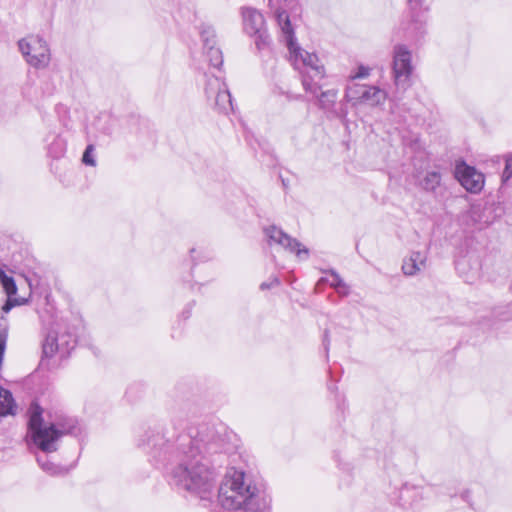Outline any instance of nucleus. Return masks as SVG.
Instances as JSON below:
<instances>
[{
  "label": "nucleus",
  "instance_id": "obj_1",
  "mask_svg": "<svg viewBox=\"0 0 512 512\" xmlns=\"http://www.w3.org/2000/svg\"><path fill=\"white\" fill-rule=\"evenodd\" d=\"M180 462L171 470L172 483L180 490L211 502L215 496L218 472L199 450H179Z\"/></svg>",
  "mask_w": 512,
  "mask_h": 512
},
{
  "label": "nucleus",
  "instance_id": "obj_2",
  "mask_svg": "<svg viewBox=\"0 0 512 512\" xmlns=\"http://www.w3.org/2000/svg\"><path fill=\"white\" fill-rule=\"evenodd\" d=\"M217 498L223 508L244 512H267L271 502L251 475L235 467L227 469Z\"/></svg>",
  "mask_w": 512,
  "mask_h": 512
},
{
  "label": "nucleus",
  "instance_id": "obj_3",
  "mask_svg": "<svg viewBox=\"0 0 512 512\" xmlns=\"http://www.w3.org/2000/svg\"><path fill=\"white\" fill-rule=\"evenodd\" d=\"M274 15L289 50V60L301 74L303 89L307 93L316 94L321 90L320 81L326 75L324 64L315 53L305 51L295 42L294 31L286 10L277 8Z\"/></svg>",
  "mask_w": 512,
  "mask_h": 512
},
{
  "label": "nucleus",
  "instance_id": "obj_4",
  "mask_svg": "<svg viewBox=\"0 0 512 512\" xmlns=\"http://www.w3.org/2000/svg\"><path fill=\"white\" fill-rule=\"evenodd\" d=\"M78 431V421L74 417L56 414L51 421L44 423L42 408L38 404L32 403L28 409V435L37 448H48L64 436Z\"/></svg>",
  "mask_w": 512,
  "mask_h": 512
},
{
  "label": "nucleus",
  "instance_id": "obj_5",
  "mask_svg": "<svg viewBox=\"0 0 512 512\" xmlns=\"http://www.w3.org/2000/svg\"><path fill=\"white\" fill-rule=\"evenodd\" d=\"M80 453L77 450H37L35 458L43 471L61 475L75 466Z\"/></svg>",
  "mask_w": 512,
  "mask_h": 512
},
{
  "label": "nucleus",
  "instance_id": "obj_6",
  "mask_svg": "<svg viewBox=\"0 0 512 512\" xmlns=\"http://www.w3.org/2000/svg\"><path fill=\"white\" fill-rule=\"evenodd\" d=\"M76 338L74 334L61 329H51L42 342L41 363L44 359L52 358L56 353L61 357L68 356L75 348Z\"/></svg>",
  "mask_w": 512,
  "mask_h": 512
},
{
  "label": "nucleus",
  "instance_id": "obj_7",
  "mask_svg": "<svg viewBox=\"0 0 512 512\" xmlns=\"http://www.w3.org/2000/svg\"><path fill=\"white\" fill-rule=\"evenodd\" d=\"M18 47L26 62L35 68H45L50 62L47 42L39 36H28L18 41Z\"/></svg>",
  "mask_w": 512,
  "mask_h": 512
},
{
  "label": "nucleus",
  "instance_id": "obj_8",
  "mask_svg": "<svg viewBox=\"0 0 512 512\" xmlns=\"http://www.w3.org/2000/svg\"><path fill=\"white\" fill-rule=\"evenodd\" d=\"M413 73L412 53L404 44L393 48L392 74L398 88L407 89L410 86Z\"/></svg>",
  "mask_w": 512,
  "mask_h": 512
},
{
  "label": "nucleus",
  "instance_id": "obj_9",
  "mask_svg": "<svg viewBox=\"0 0 512 512\" xmlns=\"http://www.w3.org/2000/svg\"><path fill=\"white\" fill-rule=\"evenodd\" d=\"M193 444L190 448H199L203 446H226L232 445L234 448H238L239 444L233 442L232 439H236V435L232 431H227L225 427H221L220 430L208 426H201L196 435H191Z\"/></svg>",
  "mask_w": 512,
  "mask_h": 512
},
{
  "label": "nucleus",
  "instance_id": "obj_10",
  "mask_svg": "<svg viewBox=\"0 0 512 512\" xmlns=\"http://www.w3.org/2000/svg\"><path fill=\"white\" fill-rule=\"evenodd\" d=\"M387 93L377 86L352 84L347 86L345 99L353 105L366 104L369 106H378L385 102Z\"/></svg>",
  "mask_w": 512,
  "mask_h": 512
},
{
  "label": "nucleus",
  "instance_id": "obj_11",
  "mask_svg": "<svg viewBox=\"0 0 512 512\" xmlns=\"http://www.w3.org/2000/svg\"><path fill=\"white\" fill-rule=\"evenodd\" d=\"M263 233L270 246L276 245L282 247L290 253H295L300 260H305L309 256V250L301 247V243L285 233L281 228L270 225L263 229Z\"/></svg>",
  "mask_w": 512,
  "mask_h": 512
},
{
  "label": "nucleus",
  "instance_id": "obj_12",
  "mask_svg": "<svg viewBox=\"0 0 512 512\" xmlns=\"http://www.w3.org/2000/svg\"><path fill=\"white\" fill-rule=\"evenodd\" d=\"M208 99H214L215 107L222 113L233 111V103L230 91L225 82L219 77H209L205 86Z\"/></svg>",
  "mask_w": 512,
  "mask_h": 512
},
{
  "label": "nucleus",
  "instance_id": "obj_13",
  "mask_svg": "<svg viewBox=\"0 0 512 512\" xmlns=\"http://www.w3.org/2000/svg\"><path fill=\"white\" fill-rule=\"evenodd\" d=\"M455 177L460 184L471 193H478L484 186V176L474 167L465 162L458 163L455 168Z\"/></svg>",
  "mask_w": 512,
  "mask_h": 512
},
{
  "label": "nucleus",
  "instance_id": "obj_14",
  "mask_svg": "<svg viewBox=\"0 0 512 512\" xmlns=\"http://www.w3.org/2000/svg\"><path fill=\"white\" fill-rule=\"evenodd\" d=\"M242 18L244 31L248 35L257 34L265 29V20L263 15L254 8H242Z\"/></svg>",
  "mask_w": 512,
  "mask_h": 512
},
{
  "label": "nucleus",
  "instance_id": "obj_15",
  "mask_svg": "<svg viewBox=\"0 0 512 512\" xmlns=\"http://www.w3.org/2000/svg\"><path fill=\"white\" fill-rule=\"evenodd\" d=\"M427 257L424 253L413 251L404 258L402 263V271L406 276H414L422 271L426 266Z\"/></svg>",
  "mask_w": 512,
  "mask_h": 512
},
{
  "label": "nucleus",
  "instance_id": "obj_16",
  "mask_svg": "<svg viewBox=\"0 0 512 512\" xmlns=\"http://www.w3.org/2000/svg\"><path fill=\"white\" fill-rule=\"evenodd\" d=\"M331 279L321 278L318 285L328 283L340 296H347L349 294V286L343 281L341 276L335 271H329Z\"/></svg>",
  "mask_w": 512,
  "mask_h": 512
},
{
  "label": "nucleus",
  "instance_id": "obj_17",
  "mask_svg": "<svg viewBox=\"0 0 512 512\" xmlns=\"http://www.w3.org/2000/svg\"><path fill=\"white\" fill-rule=\"evenodd\" d=\"M319 91L320 90H318L316 94H312L317 99V105L323 110H331L336 103L338 91L335 89H330L322 91L320 94Z\"/></svg>",
  "mask_w": 512,
  "mask_h": 512
},
{
  "label": "nucleus",
  "instance_id": "obj_18",
  "mask_svg": "<svg viewBox=\"0 0 512 512\" xmlns=\"http://www.w3.org/2000/svg\"><path fill=\"white\" fill-rule=\"evenodd\" d=\"M66 152V140L60 135H55L52 142L48 145V153L53 158H60Z\"/></svg>",
  "mask_w": 512,
  "mask_h": 512
},
{
  "label": "nucleus",
  "instance_id": "obj_19",
  "mask_svg": "<svg viewBox=\"0 0 512 512\" xmlns=\"http://www.w3.org/2000/svg\"><path fill=\"white\" fill-rule=\"evenodd\" d=\"M14 400L9 390L0 387V416L12 413Z\"/></svg>",
  "mask_w": 512,
  "mask_h": 512
},
{
  "label": "nucleus",
  "instance_id": "obj_20",
  "mask_svg": "<svg viewBox=\"0 0 512 512\" xmlns=\"http://www.w3.org/2000/svg\"><path fill=\"white\" fill-rule=\"evenodd\" d=\"M204 55L209 64L214 68H219L223 64L222 51L214 45H211L209 48H204Z\"/></svg>",
  "mask_w": 512,
  "mask_h": 512
},
{
  "label": "nucleus",
  "instance_id": "obj_21",
  "mask_svg": "<svg viewBox=\"0 0 512 512\" xmlns=\"http://www.w3.org/2000/svg\"><path fill=\"white\" fill-rule=\"evenodd\" d=\"M440 181L441 176L438 172H428L421 181V186L426 191H434L440 185Z\"/></svg>",
  "mask_w": 512,
  "mask_h": 512
},
{
  "label": "nucleus",
  "instance_id": "obj_22",
  "mask_svg": "<svg viewBox=\"0 0 512 512\" xmlns=\"http://www.w3.org/2000/svg\"><path fill=\"white\" fill-rule=\"evenodd\" d=\"M0 283L6 292V294L11 297L17 293V286L13 277L8 276L1 268H0Z\"/></svg>",
  "mask_w": 512,
  "mask_h": 512
},
{
  "label": "nucleus",
  "instance_id": "obj_23",
  "mask_svg": "<svg viewBox=\"0 0 512 512\" xmlns=\"http://www.w3.org/2000/svg\"><path fill=\"white\" fill-rule=\"evenodd\" d=\"M200 36L203 42V49L209 48L211 45L216 44L215 40V31L211 26L201 25L200 27Z\"/></svg>",
  "mask_w": 512,
  "mask_h": 512
},
{
  "label": "nucleus",
  "instance_id": "obj_24",
  "mask_svg": "<svg viewBox=\"0 0 512 512\" xmlns=\"http://www.w3.org/2000/svg\"><path fill=\"white\" fill-rule=\"evenodd\" d=\"M251 36H253L255 38V45L259 51L264 50L269 47L270 37L267 34L266 29L260 31L257 34H252Z\"/></svg>",
  "mask_w": 512,
  "mask_h": 512
},
{
  "label": "nucleus",
  "instance_id": "obj_25",
  "mask_svg": "<svg viewBox=\"0 0 512 512\" xmlns=\"http://www.w3.org/2000/svg\"><path fill=\"white\" fill-rule=\"evenodd\" d=\"M467 264V261L465 259L459 260L456 263V269L461 274V276L464 278V280L468 283L473 282L476 277L478 276V270L475 269L471 274L465 273V266Z\"/></svg>",
  "mask_w": 512,
  "mask_h": 512
},
{
  "label": "nucleus",
  "instance_id": "obj_26",
  "mask_svg": "<svg viewBox=\"0 0 512 512\" xmlns=\"http://www.w3.org/2000/svg\"><path fill=\"white\" fill-rule=\"evenodd\" d=\"M82 162L85 165L94 167L96 165V160L94 158V146L92 144H89L82 156Z\"/></svg>",
  "mask_w": 512,
  "mask_h": 512
},
{
  "label": "nucleus",
  "instance_id": "obj_27",
  "mask_svg": "<svg viewBox=\"0 0 512 512\" xmlns=\"http://www.w3.org/2000/svg\"><path fill=\"white\" fill-rule=\"evenodd\" d=\"M512 177V153L506 156L502 181L507 182Z\"/></svg>",
  "mask_w": 512,
  "mask_h": 512
},
{
  "label": "nucleus",
  "instance_id": "obj_28",
  "mask_svg": "<svg viewBox=\"0 0 512 512\" xmlns=\"http://www.w3.org/2000/svg\"><path fill=\"white\" fill-rule=\"evenodd\" d=\"M279 285H280L279 278L276 276H272L267 281H264L260 284V289L262 291H264V290H268V289H271V288L279 286Z\"/></svg>",
  "mask_w": 512,
  "mask_h": 512
},
{
  "label": "nucleus",
  "instance_id": "obj_29",
  "mask_svg": "<svg viewBox=\"0 0 512 512\" xmlns=\"http://www.w3.org/2000/svg\"><path fill=\"white\" fill-rule=\"evenodd\" d=\"M370 73V69L368 67H365L363 65L358 67L357 72L354 75L350 76V79H360V78H366Z\"/></svg>",
  "mask_w": 512,
  "mask_h": 512
},
{
  "label": "nucleus",
  "instance_id": "obj_30",
  "mask_svg": "<svg viewBox=\"0 0 512 512\" xmlns=\"http://www.w3.org/2000/svg\"><path fill=\"white\" fill-rule=\"evenodd\" d=\"M411 494H414L413 488L408 485H404L400 491L401 499H408Z\"/></svg>",
  "mask_w": 512,
  "mask_h": 512
},
{
  "label": "nucleus",
  "instance_id": "obj_31",
  "mask_svg": "<svg viewBox=\"0 0 512 512\" xmlns=\"http://www.w3.org/2000/svg\"><path fill=\"white\" fill-rule=\"evenodd\" d=\"M19 304L17 300L8 299L7 302L2 306V311L8 313L13 306Z\"/></svg>",
  "mask_w": 512,
  "mask_h": 512
},
{
  "label": "nucleus",
  "instance_id": "obj_32",
  "mask_svg": "<svg viewBox=\"0 0 512 512\" xmlns=\"http://www.w3.org/2000/svg\"><path fill=\"white\" fill-rule=\"evenodd\" d=\"M461 498L466 501V502H469V498H470V493L468 490H465L463 491L461 494H460Z\"/></svg>",
  "mask_w": 512,
  "mask_h": 512
},
{
  "label": "nucleus",
  "instance_id": "obj_33",
  "mask_svg": "<svg viewBox=\"0 0 512 512\" xmlns=\"http://www.w3.org/2000/svg\"><path fill=\"white\" fill-rule=\"evenodd\" d=\"M323 343H324L325 349L328 350V345H329L328 331H325V333H324Z\"/></svg>",
  "mask_w": 512,
  "mask_h": 512
},
{
  "label": "nucleus",
  "instance_id": "obj_34",
  "mask_svg": "<svg viewBox=\"0 0 512 512\" xmlns=\"http://www.w3.org/2000/svg\"><path fill=\"white\" fill-rule=\"evenodd\" d=\"M509 319H510V317H509V316H503V317H502V320H509Z\"/></svg>",
  "mask_w": 512,
  "mask_h": 512
},
{
  "label": "nucleus",
  "instance_id": "obj_35",
  "mask_svg": "<svg viewBox=\"0 0 512 512\" xmlns=\"http://www.w3.org/2000/svg\"><path fill=\"white\" fill-rule=\"evenodd\" d=\"M272 1H273V0H269V5H271V4H272Z\"/></svg>",
  "mask_w": 512,
  "mask_h": 512
}]
</instances>
